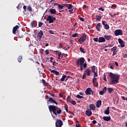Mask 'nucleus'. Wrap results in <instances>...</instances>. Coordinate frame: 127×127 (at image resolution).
I'll use <instances>...</instances> for the list:
<instances>
[{"mask_svg":"<svg viewBox=\"0 0 127 127\" xmlns=\"http://www.w3.org/2000/svg\"><path fill=\"white\" fill-rule=\"evenodd\" d=\"M48 108L49 112L50 113L53 112V114H54L55 116H57V115H60L61 113H62V110H61V108H59L57 107V106H55L54 105H49Z\"/></svg>","mask_w":127,"mask_h":127,"instance_id":"nucleus-1","label":"nucleus"},{"mask_svg":"<svg viewBox=\"0 0 127 127\" xmlns=\"http://www.w3.org/2000/svg\"><path fill=\"white\" fill-rule=\"evenodd\" d=\"M110 77H111V81L110 84H118L119 80H120V75L114 74L110 72Z\"/></svg>","mask_w":127,"mask_h":127,"instance_id":"nucleus-2","label":"nucleus"},{"mask_svg":"<svg viewBox=\"0 0 127 127\" xmlns=\"http://www.w3.org/2000/svg\"><path fill=\"white\" fill-rule=\"evenodd\" d=\"M86 39H87V34L84 33L78 40V42H79L80 44H82L83 42H85V41H86Z\"/></svg>","mask_w":127,"mask_h":127,"instance_id":"nucleus-3","label":"nucleus"},{"mask_svg":"<svg viewBox=\"0 0 127 127\" xmlns=\"http://www.w3.org/2000/svg\"><path fill=\"white\" fill-rule=\"evenodd\" d=\"M85 62V59L83 57L79 58L76 61L77 66H80L83 65Z\"/></svg>","mask_w":127,"mask_h":127,"instance_id":"nucleus-4","label":"nucleus"},{"mask_svg":"<svg viewBox=\"0 0 127 127\" xmlns=\"http://www.w3.org/2000/svg\"><path fill=\"white\" fill-rule=\"evenodd\" d=\"M55 20H56V18L52 16V15H49L48 16V17L46 19L47 21H49V24H50V23H53V22H54V21H55Z\"/></svg>","mask_w":127,"mask_h":127,"instance_id":"nucleus-5","label":"nucleus"},{"mask_svg":"<svg viewBox=\"0 0 127 127\" xmlns=\"http://www.w3.org/2000/svg\"><path fill=\"white\" fill-rule=\"evenodd\" d=\"M63 126V122L61 120H57L56 122V127H61Z\"/></svg>","mask_w":127,"mask_h":127,"instance_id":"nucleus-6","label":"nucleus"},{"mask_svg":"<svg viewBox=\"0 0 127 127\" xmlns=\"http://www.w3.org/2000/svg\"><path fill=\"white\" fill-rule=\"evenodd\" d=\"M114 34L116 36H119V35H123V31L121 29H117L114 31Z\"/></svg>","mask_w":127,"mask_h":127,"instance_id":"nucleus-7","label":"nucleus"},{"mask_svg":"<svg viewBox=\"0 0 127 127\" xmlns=\"http://www.w3.org/2000/svg\"><path fill=\"white\" fill-rule=\"evenodd\" d=\"M43 35V31L42 30H40L39 32L37 33V38L39 40H41V38H42V36Z\"/></svg>","mask_w":127,"mask_h":127,"instance_id":"nucleus-8","label":"nucleus"},{"mask_svg":"<svg viewBox=\"0 0 127 127\" xmlns=\"http://www.w3.org/2000/svg\"><path fill=\"white\" fill-rule=\"evenodd\" d=\"M117 48L118 47L117 46H115L111 49V51H113V52L112 56H115V55L117 54V53L118 52V51H117Z\"/></svg>","mask_w":127,"mask_h":127,"instance_id":"nucleus-9","label":"nucleus"},{"mask_svg":"<svg viewBox=\"0 0 127 127\" xmlns=\"http://www.w3.org/2000/svg\"><path fill=\"white\" fill-rule=\"evenodd\" d=\"M85 115L87 116V117H91V116H92V110L87 108V110L85 111Z\"/></svg>","mask_w":127,"mask_h":127,"instance_id":"nucleus-10","label":"nucleus"},{"mask_svg":"<svg viewBox=\"0 0 127 127\" xmlns=\"http://www.w3.org/2000/svg\"><path fill=\"white\" fill-rule=\"evenodd\" d=\"M19 28V26L18 25H16L13 28L12 33L14 34H16V31H17V29Z\"/></svg>","mask_w":127,"mask_h":127,"instance_id":"nucleus-11","label":"nucleus"},{"mask_svg":"<svg viewBox=\"0 0 127 127\" xmlns=\"http://www.w3.org/2000/svg\"><path fill=\"white\" fill-rule=\"evenodd\" d=\"M49 102L51 104H56L57 106L58 105V103L56 102V101L51 97L49 98Z\"/></svg>","mask_w":127,"mask_h":127,"instance_id":"nucleus-12","label":"nucleus"},{"mask_svg":"<svg viewBox=\"0 0 127 127\" xmlns=\"http://www.w3.org/2000/svg\"><path fill=\"white\" fill-rule=\"evenodd\" d=\"M92 92V89L91 88H88L85 91L86 95H91V93Z\"/></svg>","mask_w":127,"mask_h":127,"instance_id":"nucleus-13","label":"nucleus"},{"mask_svg":"<svg viewBox=\"0 0 127 127\" xmlns=\"http://www.w3.org/2000/svg\"><path fill=\"white\" fill-rule=\"evenodd\" d=\"M63 5H64V6L66 5L67 9H71L73 8V5L71 4H64Z\"/></svg>","mask_w":127,"mask_h":127,"instance_id":"nucleus-14","label":"nucleus"},{"mask_svg":"<svg viewBox=\"0 0 127 127\" xmlns=\"http://www.w3.org/2000/svg\"><path fill=\"white\" fill-rule=\"evenodd\" d=\"M49 70L51 73H54V74H55V75H56V76H58L59 75V71H57L55 70H52L51 69V68H50Z\"/></svg>","mask_w":127,"mask_h":127,"instance_id":"nucleus-15","label":"nucleus"},{"mask_svg":"<svg viewBox=\"0 0 127 127\" xmlns=\"http://www.w3.org/2000/svg\"><path fill=\"white\" fill-rule=\"evenodd\" d=\"M54 6H55V5H58L59 10L62 9L63 8V7H64L65 6H64H64H62L61 4H58L57 3H55L54 4Z\"/></svg>","mask_w":127,"mask_h":127,"instance_id":"nucleus-16","label":"nucleus"},{"mask_svg":"<svg viewBox=\"0 0 127 127\" xmlns=\"http://www.w3.org/2000/svg\"><path fill=\"white\" fill-rule=\"evenodd\" d=\"M84 73H85L86 75H87V76H90V75H91V70H90V68H87Z\"/></svg>","mask_w":127,"mask_h":127,"instance_id":"nucleus-17","label":"nucleus"},{"mask_svg":"<svg viewBox=\"0 0 127 127\" xmlns=\"http://www.w3.org/2000/svg\"><path fill=\"white\" fill-rule=\"evenodd\" d=\"M106 41V39H105V37H100L99 38V43H101L103 42H105Z\"/></svg>","mask_w":127,"mask_h":127,"instance_id":"nucleus-18","label":"nucleus"},{"mask_svg":"<svg viewBox=\"0 0 127 127\" xmlns=\"http://www.w3.org/2000/svg\"><path fill=\"white\" fill-rule=\"evenodd\" d=\"M51 14H56V9L54 8H51L49 9Z\"/></svg>","mask_w":127,"mask_h":127,"instance_id":"nucleus-19","label":"nucleus"},{"mask_svg":"<svg viewBox=\"0 0 127 127\" xmlns=\"http://www.w3.org/2000/svg\"><path fill=\"white\" fill-rule=\"evenodd\" d=\"M103 119L104 120V121H105L106 122H109L111 121V117L104 116L103 118Z\"/></svg>","mask_w":127,"mask_h":127,"instance_id":"nucleus-20","label":"nucleus"},{"mask_svg":"<svg viewBox=\"0 0 127 127\" xmlns=\"http://www.w3.org/2000/svg\"><path fill=\"white\" fill-rule=\"evenodd\" d=\"M105 39H106V40H112V36L111 35H105L104 36Z\"/></svg>","mask_w":127,"mask_h":127,"instance_id":"nucleus-21","label":"nucleus"},{"mask_svg":"<svg viewBox=\"0 0 127 127\" xmlns=\"http://www.w3.org/2000/svg\"><path fill=\"white\" fill-rule=\"evenodd\" d=\"M89 107L91 110L95 111V110H96V106H95L94 104H90Z\"/></svg>","mask_w":127,"mask_h":127,"instance_id":"nucleus-22","label":"nucleus"},{"mask_svg":"<svg viewBox=\"0 0 127 127\" xmlns=\"http://www.w3.org/2000/svg\"><path fill=\"white\" fill-rule=\"evenodd\" d=\"M101 23H98L96 26V28L98 31H101Z\"/></svg>","mask_w":127,"mask_h":127,"instance_id":"nucleus-23","label":"nucleus"},{"mask_svg":"<svg viewBox=\"0 0 127 127\" xmlns=\"http://www.w3.org/2000/svg\"><path fill=\"white\" fill-rule=\"evenodd\" d=\"M102 105V101L99 100L96 102V107L97 108H100L101 107V105Z\"/></svg>","mask_w":127,"mask_h":127,"instance_id":"nucleus-24","label":"nucleus"},{"mask_svg":"<svg viewBox=\"0 0 127 127\" xmlns=\"http://www.w3.org/2000/svg\"><path fill=\"white\" fill-rule=\"evenodd\" d=\"M105 115H110V107H107V110L104 111Z\"/></svg>","mask_w":127,"mask_h":127,"instance_id":"nucleus-25","label":"nucleus"},{"mask_svg":"<svg viewBox=\"0 0 127 127\" xmlns=\"http://www.w3.org/2000/svg\"><path fill=\"white\" fill-rule=\"evenodd\" d=\"M101 19H102V16L100 15H96V20H97V21H101Z\"/></svg>","mask_w":127,"mask_h":127,"instance_id":"nucleus-26","label":"nucleus"},{"mask_svg":"<svg viewBox=\"0 0 127 127\" xmlns=\"http://www.w3.org/2000/svg\"><path fill=\"white\" fill-rule=\"evenodd\" d=\"M107 91H108L109 93H112V92H113V91H114V88H112V87H109L107 89Z\"/></svg>","mask_w":127,"mask_h":127,"instance_id":"nucleus-27","label":"nucleus"},{"mask_svg":"<svg viewBox=\"0 0 127 127\" xmlns=\"http://www.w3.org/2000/svg\"><path fill=\"white\" fill-rule=\"evenodd\" d=\"M66 78H67V75H64L62 76V78L61 79V81H62V82H63V81L65 80V79H66Z\"/></svg>","mask_w":127,"mask_h":127,"instance_id":"nucleus-28","label":"nucleus"},{"mask_svg":"<svg viewBox=\"0 0 127 127\" xmlns=\"http://www.w3.org/2000/svg\"><path fill=\"white\" fill-rule=\"evenodd\" d=\"M17 60L18 61V63H20V62H21V61L22 60V56H19V57L17 59Z\"/></svg>","mask_w":127,"mask_h":127,"instance_id":"nucleus-29","label":"nucleus"},{"mask_svg":"<svg viewBox=\"0 0 127 127\" xmlns=\"http://www.w3.org/2000/svg\"><path fill=\"white\" fill-rule=\"evenodd\" d=\"M66 101L67 102H68L69 103H70L71 101V97L70 96H67V97L66 98Z\"/></svg>","mask_w":127,"mask_h":127,"instance_id":"nucleus-30","label":"nucleus"},{"mask_svg":"<svg viewBox=\"0 0 127 127\" xmlns=\"http://www.w3.org/2000/svg\"><path fill=\"white\" fill-rule=\"evenodd\" d=\"M61 54H62L61 52H60L58 54V59L60 60H61V59L63 58V57H61Z\"/></svg>","mask_w":127,"mask_h":127,"instance_id":"nucleus-31","label":"nucleus"},{"mask_svg":"<svg viewBox=\"0 0 127 127\" xmlns=\"http://www.w3.org/2000/svg\"><path fill=\"white\" fill-rule=\"evenodd\" d=\"M105 29H110V26L108 25L107 24H106L104 26Z\"/></svg>","mask_w":127,"mask_h":127,"instance_id":"nucleus-32","label":"nucleus"},{"mask_svg":"<svg viewBox=\"0 0 127 127\" xmlns=\"http://www.w3.org/2000/svg\"><path fill=\"white\" fill-rule=\"evenodd\" d=\"M118 41H119V43H120V44H121L122 43H124V41H123V40H122V39L121 38L118 39Z\"/></svg>","mask_w":127,"mask_h":127,"instance_id":"nucleus-33","label":"nucleus"},{"mask_svg":"<svg viewBox=\"0 0 127 127\" xmlns=\"http://www.w3.org/2000/svg\"><path fill=\"white\" fill-rule=\"evenodd\" d=\"M80 51H81V52H82V53H85V49L83 48H80Z\"/></svg>","mask_w":127,"mask_h":127,"instance_id":"nucleus-34","label":"nucleus"},{"mask_svg":"<svg viewBox=\"0 0 127 127\" xmlns=\"http://www.w3.org/2000/svg\"><path fill=\"white\" fill-rule=\"evenodd\" d=\"M91 68H92V72L93 73H95V71L96 70V68L95 67V65H93L92 67H91Z\"/></svg>","mask_w":127,"mask_h":127,"instance_id":"nucleus-35","label":"nucleus"},{"mask_svg":"<svg viewBox=\"0 0 127 127\" xmlns=\"http://www.w3.org/2000/svg\"><path fill=\"white\" fill-rule=\"evenodd\" d=\"M76 98H77V99H83V98H84L83 96H80V95L78 94L76 96Z\"/></svg>","mask_w":127,"mask_h":127,"instance_id":"nucleus-36","label":"nucleus"},{"mask_svg":"<svg viewBox=\"0 0 127 127\" xmlns=\"http://www.w3.org/2000/svg\"><path fill=\"white\" fill-rule=\"evenodd\" d=\"M102 91L104 93H106V92H107V87H104L102 89Z\"/></svg>","mask_w":127,"mask_h":127,"instance_id":"nucleus-37","label":"nucleus"},{"mask_svg":"<svg viewBox=\"0 0 127 127\" xmlns=\"http://www.w3.org/2000/svg\"><path fill=\"white\" fill-rule=\"evenodd\" d=\"M73 8H71V9H69V10H68L69 12H70V14H72L73 13H74V12H73Z\"/></svg>","mask_w":127,"mask_h":127,"instance_id":"nucleus-38","label":"nucleus"},{"mask_svg":"<svg viewBox=\"0 0 127 127\" xmlns=\"http://www.w3.org/2000/svg\"><path fill=\"white\" fill-rule=\"evenodd\" d=\"M94 41H95V42H99V38H95L93 39Z\"/></svg>","mask_w":127,"mask_h":127,"instance_id":"nucleus-39","label":"nucleus"},{"mask_svg":"<svg viewBox=\"0 0 127 127\" xmlns=\"http://www.w3.org/2000/svg\"><path fill=\"white\" fill-rule=\"evenodd\" d=\"M92 82L93 83H96V82H97V78L96 77L93 78L92 79Z\"/></svg>","mask_w":127,"mask_h":127,"instance_id":"nucleus-40","label":"nucleus"},{"mask_svg":"<svg viewBox=\"0 0 127 127\" xmlns=\"http://www.w3.org/2000/svg\"><path fill=\"white\" fill-rule=\"evenodd\" d=\"M71 104H72V105H76V101L72 100L70 102Z\"/></svg>","mask_w":127,"mask_h":127,"instance_id":"nucleus-41","label":"nucleus"},{"mask_svg":"<svg viewBox=\"0 0 127 127\" xmlns=\"http://www.w3.org/2000/svg\"><path fill=\"white\" fill-rule=\"evenodd\" d=\"M73 37H77L78 36V33H75L72 35Z\"/></svg>","mask_w":127,"mask_h":127,"instance_id":"nucleus-42","label":"nucleus"},{"mask_svg":"<svg viewBox=\"0 0 127 127\" xmlns=\"http://www.w3.org/2000/svg\"><path fill=\"white\" fill-rule=\"evenodd\" d=\"M83 67L84 68V69H86V68H87V64L86 63H83Z\"/></svg>","mask_w":127,"mask_h":127,"instance_id":"nucleus-43","label":"nucleus"},{"mask_svg":"<svg viewBox=\"0 0 127 127\" xmlns=\"http://www.w3.org/2000/svg\"><path fill=\"white\" fill-rule=\"evenodd\" d=\"M42 25H43V23H42V22H39V27H41Z\"/></svg>","mask_w":127,"mask_h":127,"instance_id":"nucleus-44","label":"nucleus"},{"mask_svg":"<svg viewBox=\"0 0 127 127\" xmlns=\"http://www.w3.org/2000/svg\"><path fill=\"white\" fill-rule=\"evenodd\" d=\"M86 73H83V76H82V79L83 80H84L85 79V78H86Z\"/></svg>","mask_w":127,"mask_h":127,"instance_id":"nucleus-45","label":"nucleus"},{"mask_svg":"<svg viewBox=\"0 0 127 127\" xmlns=\"http://www.w3.org/2000/svg\"><path fill=\"white\" fill-rule=\"evenodd\" d=\"M105 94V92H104L103 91H102V90L100 91L99 92V95H103Z\"/></svg>","mask_w":127,"mask_h":127,"instance_id":"nucleus-46","label":"nucleus"},{"mask_svg":"<svg viewBox=\"0 0 127 127\" xmlns=\"http://www.w3.org/2000/svg\"><path fill=\"white\" fill-rule=\"evenodd\" d=\"M58 48H63V46H62V44L60 43L59 46H58Z\"/></svg>","mask_w":127,"mask_h":127,"instance_id":"nucleus-47","label":"nucleus"},{"mask_svg":"<svg viewBox=\"0 0 127 127\" xmlns=\"http://www.w3.org/2000/svg\"><path fill=\"white\" fill-rule=\"evenodd\" d=\"M124 43H122V44H120L121 47H122V48H124V47H125V45Z\"/></svg>","mask_w":127,"mask_h":127,"instance_id":"nucleus-48","label":"nucleus"},{"mask_svg":"<svg viewBox=\"0 0 127 127\" xmlns=\"http://www.w3.org/2000/svg\"><path fill=\"white\" fill-rule=\"evenodd\" d=\"M31 26L32 27V28H33V27H34V21H32L31 23Z\"/></svg>","mask_w":127,"mask_h":127,"instance_id":"nucleus-49","label":"nucleus"},{"mask_svg":"<svg viewBox=\"0 0 127 127\" xmlns=\"http://www.w3.org/2000/svg\"><path fill=\"white\" fill-rule=\"evenodd\" d=\"M28 10L29 11H32V8H31V6H28Z\"/></svg>","mask_w":127,"mask_h":127,"instance_id":"nucleus-50","label":"nucleus"},{"mask_svg":"<svg viewBox=\"0 0 127 127\" xmlns=\"http://www.w3.org/2000/svg\"><path fill=\"white\" fill-rule=\"evenodd\" d=\"M94 77L95 78V77H98V73H97V72H94Z\"/></svg>","mask_w":127,"mask_h":127,"instance_id":"nucleus-51","label":"nucleus"},{"mask_svg":"<svg viewBox=\"0 0 127 127\" xmlns=\"http://www.w3.org/2000/svg\"><path fill=\"white\" fill-rule=\"evenodd\" d=\"M18 35L19 37H20V38H23V37L24 36V35H20V34H18Z\"/></svg>","mask_w":127,"mask_h":127,"instance_id":"nucleus-52","label":"nucleus"},{"mask_svg":"<svg viewBox=\"0 0 127 127\" xmlns=\"http://www.w3.org/2000/svg\"><path fill=\"white\" fill-rule=\"evenodd\" d=\"M45 53L47 54V55H48L49 54V50H46L45 51Z\"/></svg>","mask_w":127,"mask_h":127,"instance_id":"nucleus-53","label":"nucleus"},{"mask_svg":"<svg viewBox=\"0 0 127 127\" xmlns=\"http://www.w3.org/2000/svg\"><path fill=\"white\" fill-rule=\"evenodd\" d=\"M79 19H80V20H81V21H85V19H84V18L79 17Z\"/></svg>","mask_w":127,"mask_h":127,"instance_id":"nucleus-54","label":"nucleus"},{"mask_svg":"<svg viewBox=\"0 0 127 127\" xmlns=\"http://www.w3.org/2000/svg\"><path fill=\"white\" fill-rule=\"evenodd\" d=\"M49 32L50 34H54V32H53V31H52V30H49Z\"/></svg>","mask_w":127,"mask_h":127,"instance_id":"nucleus-55","label":"nucleus"},{"mask_svg":"<svg viewBox=\"0 0 127 127\" xmlns=\"http://www.w3.org/2000/svg\"><path fill=\"white\" fill-rule=\"evenodd\" d=\"M99 10H101L102 11H104L105 10V9L104 8L100 7L99 9Z\"/></svg>","mask_w":127,"mask_h":127,"instance_id":"nucleus-56","label":"nucleus"},{"mask_svg":"<svg viewBox=\"0 0 127 127\" xmlns=\"http://www.w3.org/2000/svg\"><path fill=\"white\" fill-rule=\"evenodd\" d=\"M102 24L105 26V25H106V23H107V22L105 21H103L102 22Z\"/></svg>","mask_w":127,"mask_h":127,"instance_id":"nucleus-57","label":"nucleus"},{"mask_svg":"<svg viewBox=\"0 0 127 127\" xmlns=\"http://www.w3.org/2000/svg\"><path fill=\"white\" fill-rule=\"evenodd\" d=\"M112 7L113 8H116V7H117V5H116V4H113V5H112Z\"/></svg>","mask_w":127,"mask_h":127,"instance_id":"nucleus-58","label":"nucleus"},{"mask_svg":"<svg viewBox=\"0 0 127 127\" xmlns=\"http://www.w3.org/2000/svg\"><path fill=\"white\" fill-rule=\"evenodd\" d=\"M80 69L81 71H83L84 70V68H83V65H80Z\"/></svg>","mask_w":127,"mask_h":127,"instance_id":"nucleus-59","label":"nucleus"},{"mask_svg":"<svg viewBox=\"0 0 127 127\" xmlns=\"http://www.w3.org/2000/svg\"><path fill=\"white\" fill-rule=\"evenodd\" d=\"M92 124H93V125H96V124H97V121H96V120H93L92 121Z\"/></svg>","mask_w":127,"mask_h":127,"instance_id":"nucleus-60","label":"nucleus"},{"mask_svg":"<svg viewBox=\"0 0 127 127\" xmlns=\"http://www.w3.org/2000/svg\"><path fill=\"white\" fill-rule=\"evenodd\" d=\"M94 86L95 87H98V86H99V84H98V83H94Z\"/></svg>","mask_w":127,"mask_h":127,"instance_id":"nucleus-61","label":"nucleus"},{"mask_svg":"<svg viewBox=\"0 0 127 127\" xmlns=\"http://www.w3.org/2000/svg\"><path fill=\"white\" fill-rule=\"evenodd\" d=\"M103 80L104 81H107V78H106V75H104Z\"/></svg>","mask_w":127,"mask_h":127,"instance_id":"nucleus-62","label":"nucleus"},{"mask_svg":"<svg viewBox=\"0 0 127 127\" xmlns=\"http://www.w3.org/2000/svg\"><path fill=\"white\" fill-rule=\"evenodd\" d=\"M50 62L52 63L53 62V58L52 57L50 58Z\"/></svg>","mask_w":127,"mask_h":127,"instance_id":"nucleus-63","label":"nucleus"},{"mask_svg":"<svg viewBox=\"0 0 127 127\" xmlns=\"http://www.w3.org/2000/svg\"><path fill=\"white\" fill-rule=\"evenodd\" d=\"M23 8V9L25 10V11H26V6L24 5Z\"/></svg>","mask_w":127,"mask_h":127,"instance_id":"nucleus-64","label":"nucleus"}]
</instances>
